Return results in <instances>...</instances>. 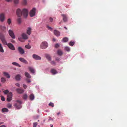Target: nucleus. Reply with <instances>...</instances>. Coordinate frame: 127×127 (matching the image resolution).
Here are the masks:
<instances>
[{
    "instance_id": "1",
    "label": "nucleus",
    "mask_w": 127,
    "mask_h": 127,
    "mask_svg": "<svg viewBox=\"0 0 127 127\" xmlns=\"http://www.w3.org/2000/svg\"><path fill=\"white\" fill-rule=\"evenodd\" d=\"M16 13L19 17H20L22 14L24 17L26 18L28 15V12L27 10L26 9H23L22 12L20 9H18L17 10Z\"/></svg>"
},
{
    "instance_id": "2",
    "label": "nucleus",
    "mask_w": 127,
    "mask_h": 127,
    "mask_svg": "<svg viewBox=\"0 0 127 127\" xmlns=\"http://www.w3.org/2000/svg\"><path fill=\"white\" fill-rule=\"evenodd\" d=\"M17 102L18 103H15L14 106L17 109H19L22 107L21 104L22 103V102L21 101L19 100H17Z\"/></svg>"
},
{
    "instance_id": "3",
    "label": "nucleus",
    "mask_w": 127,
    "mask_h": 127,
    "mask_svg": "<svg viewBox=\"0 0 127 127\" xmlns=\"http://www.w3.org/2000/svg\"><path fill=\"white\" fill-rule=\"evenodd\" d=\"M48 46V44L46 42H43L40 45L41 48L44 49L46 48Z\"/></svg>"
},
{
    "instance_id": "4",
    "label": "nucleus",
    "mask_w": 127,
    "mask_h": 127,
    "mask_svg": "<svg viewBox=\"0 0 127 127\" xmlns=\"http://www.w3.org/2000/svg\"><path fill=\"white\" fill-rule=\"evenodd\" d=\"M8 33L9 35L13 39L15 38V35L13 31L11 30H9L8 31Z\"/></svg>"
},
{
    "instance_id": "5",
    "label": "nucleus",
    "mask_w": 127,
    "mask_h": 127,
    "mask_svg": "<svg viewBox=\"0 0 127 127\" xmlns=\"http://www.w3.org/2000/svg\"><path fill=\"white\" fill-rule=\"evenodd\" d=\"M7 45V46L11 50H15L14 46L11 43H8Z\"/></svg>"
},
{
    "instance_id": "6",
    "label": "nucleus",
    "mask_w": 127,
    "mask_h": 127,
    "mask_svg": "<svg viewBox=\"0 0 127 127\" xmlns=\"http://www.w3.org/2000/svg\"><path fill=\"white\" fill-rule=\"evenodd\" d=\"M12 93L11 92H9L7 94V100L9 101L12 99Z\"/></svg>"
},
{
    "instance_id": "7",
    "label": "nucleus",
    "mask_w": 127,
    "mask_h": 127,
    "mask_svg": "<svg viewBox=\"0 0 127 127\" xmlns=\"http://www.w3.org/2000/svg\"><path fill=\"white\" fill-rule=\"evenodd\" d=\"M5 19L4 14L2 13L0 14V21L2 22L4 21Z\"/></svg>"
},
{
    "instance_id": "8",
    "label": "nucleus",
    "mask_w": 127,
    "mask_h": 127,
    "mask_svg": "<svg viewBox=\"0 0 127 127\" xmlns=\"http://www.w3.org/2000/svg\"><path fill=\"white\" fill-rule=\"evenodd\" d=\"M61 16L63 17V20L64 22H66L67 21V16L66 14H62Z\"/></svg>"
},
{
    "instance_id": "9",
    "label": "nucleus",
    "mask_w": 127,
    "mask_h": 127,
    "mask_svg": "<svg viewBox=\"0 0 127 127\" xmlns=\"http://www.w3.org/2000/svg\"><path fill=\"white\" fill-rule=\"evenodd\" d=\"M32 57L35 60H40L41 59V57L35 54H33V55Z\"/></svg>"
},
{
    "instance_id": "10",
    "label": "nucleus",
    "mask_w": 127,
    "mask_h": 127,
    "mask_svg": "<svg viewBox=\"0 0 127 127\" xmlns=\"http://www.w3.org/2000/svg\"><path fill=\"white\" fill-rule=\"evenodd\" d=\"M19 60L21 62L25 64H27L28 63L27 61L23 58H19Z\"/></svg>"
},
{
    "instance_id": "11",
    "label": "nucleus",
    "mask_w": 127,
    "mask_h": 127,
    "mask_svg": "<svg viewBox=\"0 0 127 127\" xmlns=\"http://www.w3.org/2000/svg\"><path fill=\"white\" fill-rule=\"evenodd\" d=\"M18 50L21 54H23L24 53V51L21 47H19L18 48Z\"/></svg>"
},
{
    "instance_id": "12",
    "label": "nucleus",
    "mask_w": 127,
    "mask_h": 127,
    "mask_svg": "<svg viewBox=\"0 0 127 127\" xmlns=\"http://www.w3.org/2000/svg\"><path fill=\"white\" fill-rule=\"evenodd\" d=\"M16 91L19 94H22L24 92V90L21 89L19 88L16 89Z\"/></svg>"
},
{
    "instance_id": "13",
    "label": "nucleus",
    "mask_w": 127,
    "mask_h": 127,
    "mask_svg": "<svg viewBox=\"0 0 127 127\" xmlns=\"http://www.w3.org/2000/svg\"><path fill=\"white\" fill-rule=\"evenodd\" d=\"M54 33L57 36H59L60 34V32L56 30L54 31Z\"/></svg>"
},
{
    "instance_id": "14",
    "label": "nucleus",
    "mask_w": 127,
    "mask_h": 127,
    "mask_svg": "<svg viewBox=\"0 0 127 127\" xmlns=\"http://www.w3.org/2000/svg\"><path fill=\"white\" fill-rule=\"evenodd\" d=\"M3 75L7 78H9L10 77V76L9 74L7 73L6 72H3Z\"/></svg>"
},
{
    "instance_id": "15",
    "label": "nucleus",
    "mask_w": 127,
    "mask_h": 127,
    "mask_svg": "<svg viewBox=\"0 0 127 127\" xmlns=\"http://www.w3.org/2000/svg\"><path fill=\"white\" fill-rule=\"evenodd\" d=\"M51 72L53 75L57 73V71L55 69H52L51 70Z\"/></svg>"
},
{
    "instance_id": "16",
    "label": "nucleus",
    "mask_w": 127,
    "mask_h": 127,
    "mask_svg": "<svg viewBox=\"0 0 127 127\" xmlns=\"http://www.w3.org/2000/svg\"><path fill=\"white\" fill-rule=\"evenodd\" d=\"M22 36L23 39H26L28 38V36L25 33H23L22 34Z\"/></svg>"
},
{
    "instance_id": "17",
    "label": "nucleus",
    "mask_w": 127,
    "mask_h": 127,
    "mask_svg": "<svg viewBox=\"0 0 127 127\" xmlns=\"http://www.w3.org/2000/svg\"><path fill=\"white\" fill-rule=\"evenodd\" d=\"M27 30V34L29 35H30L31 33V28L30 27H28V29Z\"/></svg>"
},
{
    "instance_id": "18",
    "label": "nucleus",
    "mask_w": 127,
    "mask_h": 127,
    "mask_svg": "<svg viewBox=\"0 0 127 127\" xmlns=\"http://www.w3.org/2000/svg\"><path fill=\"white\" fill-rule=\"evenodd\" d=\"M2 112L4 113L5 112H8V109L7 108H4L2 109Z\"/></svg>"
},
{
    "instance_id": "19",
    "label": "nucleus",
    "mask_w": 127,
    "mask_h": 127,
    "mask_svg": "<svg viewBox=\"0 0 127 127\" xmlns=\"http://www.w3.org/2000/svg\"><path fill=\"white\" fill-rule=\"evenodd\" d=\"M0 38L1 40L5 39L4 35L1 33H0Z\"/></svg>"
},
{
    "instance_id": "20",
    "label": "nucleus",
    "mask_w": 127,
    "mask_h": 127,
    "mask_svg": "<svg viewBox=\"0 0 127 127\" xmlns=\"http://www.w3.org/2000/svg\"><path fill=\"white\" fill-rule=\"evenodd\" d=\"M25 76L28 78H30L31 77V76L27 72H26L25 73Z\"/></svg>"
},
{
    "instance_id": "21",
    "label": "nucleus",
    "mask_w": 127,
    "mask_h": 127,
    "mask_svg": "<svg viewBox=\"0 0 127 127\" xmlns=\"http://www.w3.org/2000/svg\"><path fill=\"white\" fill-rule=\"evenodd\" d=\"M21 76L19 74H18L15 77V79L17 80H19L20 79Z\"/></svg>"
},
{
    "instance_id": "22",
    "label": "nucleus",
    "mask_w": 127,
    "mask_h": 127,
    "mask_svg": "<svg viewBox=\"0 0 127 127\" xmlns=\"http://www.w3.org/2000/svg\"><path fill=\"white\" fill-rule=\"evenodd\" d=\"M36 9L34 8L32 9V17L35 15Z\"/></svg>"
},
{
    "instance_id": "23",
    "label": "nucleus",
    "mask_w": 127,
    "mask_h": 127,
    "mask_svg": "<svg viewBox=\"0 0 127 127\" xmlns=\"http://www.w3.org/2000/svg\"><path fill=\"white\" fill-rule=\"evenodd\" d=\"M46 57L48 60L49 61L51 60V58L50 56L48 54H46L45 55Z\"/></svg>"
},
{
    "instance_id": "24",
    "label": "nucleus",
    "mask_w": 127,
    "mask_h": 127,
    "mask_svg": "<svg viewBox=\"0 0 127 127\" xmlns=\"http://www.w3.org/2000/svg\"><path fill=\"white\" fill-rule=\"evenodd\" d=\"M6 29V27L3 26L2 25L0 26V30L2 31H4Z\"/></svg>"
},
{
    "instance_id": "25",
    "label": "nucleus",
    "mask_w": 127,
    "mask_h": 127,
    "mask_svg": "<svg viewBox=\"0 0 127 127\" xmlns=\"http://www.w3.org/2000/svg\"><path fill=\"white\" fill-rule=\"evenodd\" d=\"M1 41H2L3 44L4 45H7V44H8V43H7V42H6L5 39L1 40Z\"/></svg>"
},
{
    "instance_id": "26",
    "label": "nucleus",
    "mask_w": 127,
    "mask_h": 127,
    "mask_svg": "<svg viewBox=\"0 0 127 127\" xmlns=\"http://www.w3.org/2000/svg\"><path fill=\"white\" fill-rule=\"evenodd\" d=\"M12 64L14 65L18 66L19 67H21V65H20L19 64L15 62L12 63Z\"/></svg>"
},
{
    "instance_id": "27",
    "label": "nucleus",
    "mask_w": 127,
    "mask_h": 127,
    "mask_svg": "<svg viewBox=\"0 0 127 127\" xmlns=\"http://www.w3.org/2000/svg\"><path fill=\"white\" fill-rule=\"evenodd\" d=\"M57 54L59 55H61L63 54V52L61 50H59L58 51Z\"/></svg>"
},
{
    "instance_id": "28",
    "label": "nucleus",
    "mask_w": 127,
    "mask_h": 127,
    "mask_svg": "<svg viewBox=\"0 0 127 127\" xmlns=\"http://www.w3.org/2000/svg\"><path fill=\"white\" fill-rule=\"evenodd\" d=\"M0 52L2 53H3L4 52V50L3 49L2 47V46L1 45L0 43Z\"/></svg>"
},
{
    "instance_id": "29",
    "label": "nucleus",
    "mask_w": 127,
    "mask_h": 127,
    "mask_svg": "<svg viewBox=\"0 0 127 127\" xmlns=\"http://www.w3.org/2000/svg\"><path fill=\"white\" fill-rule=\"evenodd\" d=\"M7 23L8 25H10L11 23V19L8 18L7 20Z\"/></svg>"
},
{
    "instance_id": "30",
    "label": "nucleus",
    "mask_w": 127,
    "mask_h": 127,
    "mask_svg": "<svg viewBox=\"0 0 127 127\" xmlns=\"http://www.w3.org/2000/svg\"><path fill=\"white\" fill-rule=\"evenodd\" d=\"M63 41L64 42H66L68 41V39L67 37H65L63 38Z\"/></svg>"
},
{
    "instance_id": "31",
    "label": "nucleus",
    "mask_w": 127,
    "mask_h": 127,
    "mask_svg": "<svg viewBox=\"0 0 127 127\" xmlns=\"http://www.w3.org/2000/svg\"><path fill=\"white\" fill-rule=\"evenodd\" d=\"M6 79L4 77H2L1 79V82L2 83H4L6 81Z\"/></svg>"
},
{
    "instance_id": "32",
    "label": "nucleus",
    "mask_w": 127,
    "mask_h": 127,
    "mask_svg": "<svg viewBox=\"0 0 127 127\" xmlns=\"http://www.w3.org/2000/svg\"><path fill=\"white\" fill-rule=\"evenodd\" d=\"M25 47L27 49H30L31 48V46L28 44V45H25Z\"/></svg>"
},
{
    "instance_id": "33",
    "label": "nucleus",
    "mask_w": 127,
    "mask_h": 127,
    "mask_svg": "<svg viewBox=\"0 0 127 127\" xmlns=\"http://www.w3.org/2000/svg\"><path fill=\"white\" fill-rule=\"evenodd\" d=\"M17 22L19 24H20L21 22V18H18L17 20Z\"/></svg>"
},
{
    "instance_id": "34",
    "label": "nucleus",
    "mask_w": 127,
    "mask_h": 127,
    "mask_svg": "<svg viewBox=\"0 0 127 127\" xmlns=\"http://www.w3.org/2000/svg\"><path fill=\"white\" fill-rule=\"evenodd\" d=\"M22 3L23 4L26 5L27 3V0H23Z\"/></svg>"
},
{
    "instance_id": "35",
    "label": "nucleus",
    "mask_w": 127,
    "mask_h": 127,
    "mask_svg": "<svg viewBox=\"0 0 127 127\" xmlns=\"http://www.w3.org/2000/svg\"><path fill=\"white\" fill-rule=\"evenodd\" d=\"M65 50L67 51H69L70 50L69 48L68 47H66L65 48Z\"/></svg>"
},
{
    "instance_id": "36",
    "label": "nucleus",
    "mask_w": 127,
    "mask_h": 127,
    "mask_svg": "<svg viewBox=\"0 0 127 127\" xmlns=\"http://www.w3.org/2000/svg\"><path fill=\"white\" fill-rule=\"evenodd\" d=\"M74 44V42H70L69 43V45L70 46H73Z\"/></svg>"
},
{
    "instance_id": "37",
    "label": "nucleus",
    "mask_w": 127,
    "mask_h": 127,
    "mask_svg": "<svg viewBox=\"0 0 127 127\" xmlns=\"http://www.w3.org/2000/svg\"><path fill=\"white\" fill-rule=\"evenodd\" d=\"M12 104L10 103H8L7 105V107L8 108H10L12 107Z\"/></svg>"
},
{
    "instance_id": "38",
    "label": "nucleus",
    "mask_w": 127,
    "mask_h": 127,
    "mask_svg": "<svg viewBox=\"0 0 127 127\" xmlns=\"http://www.w3.org/2000/svg\"><path fill=\"white\" fill-rule=\"evenodd\" d=\"M28 97L27 95H24L23 96V98L25 99H26Z\"/></svg>"
},
{
    "instance_id": "39",
    "label": "nucleus",
    "mask_w": 127,
    "mask_h": 127,
    "mask_svg": "<svg viewBox=\"0 0 127 127\" xmlns=\"http://www.w3.org/2000/svg\"><path fill=\"white\" fill-rule=\"evenodd\" d=\"M47 27L48 28V29L49 30L52 31L53 30V28L50 27L48 25L47 26Z\"/></svg>"
},
{
    "instance_id": "40",
    "label": "nucleus",
    "mask_w": 127,
    "mask_h": 127,
    "mask_svg": "<svg viewBox=\"0 0 127 127\" xmlns=\"http://www.w3.org/2000/svg\"><path fill=\"white\" fill-rule=\"evenodd\" d=\"M49 106H51L52 107H53L54 106V104L53 103L50 102L49 103Z\"/></svg>"
},
{
    "instance_id": "41",
    "label": "nucleus",
    "mask_w": 127,
    "mask_h": 127,
    "mask_svg": "<svg viewBox=\"0 0 127 127\" xmlns=\"http://www.w3.org/2000/svg\"><path fill=\"white\" fill-rule=\"evenodd\" d=\"M38 123L37 122L34 123H33V127H36Z\"/></svg>"
},
{
    "instance_id": "42",
    "label": "nucleus",
    "mask_w": 127,
    "mask_h": 127,
    "mask_svg": "<svg viewBox=\"0 0 127 127\" xmlns=\"http://www.w3.org/2000/svg\"><path fill=\"white\" fill-rule=\"evenodd\" d=\"M50 63L52 65H55L56 64V63L54 61H52L50 62Z\"/></svg>"
},
{
    "instance_id": "43",
    "label": "nucleus",
    "mask_w": 127,
    "mask_h": 127,
    "mask_svg": "<svg viewBox=\"0 0 127 127\" xmlns=\"http://www.w3.org/2000/svg\"><path fill=\"white\" fill-rule=\"evenodd\" d=\"M4 93L5 94H7L9 92V91L7 90H6L4 92Z\"/></svg>"
},
{
    "instance_id": "44",
    "label": "nucleus",
    "mask_w": 127,
    "mask_h": 127,
    "mask_svg": "<svg viewBox=\"0 0 127 127\" xmlns=\"http://www.w3.org/2000/svg\"><path fill=\"white\" fill-rule=\"evenodd\" d=\"M1 99L2 101H4L5 99L4 97L3 96H1Z\"/></svg>"
},
{
    "instance_id": "45",
    "label": "nucleus",
    "mask_w": 127,
    "mask_h": 127,
    "mask_svg": "<svg viewBox=\"0 0 127 127\" xmlns=\"http://www.w3.org/2000/svg\"><path fill=\"white\" fill-rule=\"evenodd\" d=\"M19 40L21 42H23V39L21 37L18 38Z\"/></svg>"
},
{
    "instance_id": "46",
    "label": "nucleus",
    "mask_w": 127,
    "mask_h": 127,
    "mask_svg": "<svg viewBox=\"0 0 127 127\" xmlns=\"http://www.w3.org/2000/svg\"><path fill=\"white\" fill-rule=\"evenodd\" d=\"M19 0H14V2L15 3H18L19 2Z\"/></svg>"
},
{
    "instance_id": "47",
    "label": "nucleus",
    "mask_w": 127,
    "mask_h": 127,
    "mask_svg": "<svg viewBox=\"0 0 127 127\" xmlns=\"http://www.w3.org/2000/svg\"><path fill=\"white\" fill-rule=\"evenodd\" d=\"M56 60L58 62H59L60 60V59L59 58H56Z\"/></svg>"
},
{
    "instance_id": "48",
    "label": "nucleus",
    "mask_w": 127,
    "mask_h": 127,
    "mask_svg": "<svg viewBox=\"0 0 127 127\" xmlns=\"http://www.w3.org/2000/svg\"><path fill=\"white\" fill-rule=\"evenodd\" d=\"M59 46V45L58 44H57L55 45V47L56 48H58Z\"/></svg>"
},
{
    "instance_id": "49",
    "label": "nucleus",
    "mask_w": 127,
    "mask_h": 127,
    "mask_svg": "<svg viewBox=\"0 0 127 127\" xmlns=\"http://www.w3.org/2000/svg\"><path fill=\"white\" fill-rule=\"evenodd\" d=\"M35 72L34 69L32 68V74H34Z\"/></svg>"
},
{
    "instance_id": "50",
    "label": "nucleus",
    "mask_w": 127,
    "mask_h": 127,
    "mask_svg": "<svg viewBox=\"0 0 127 127\" xmlns=\"http://www.w3.org/2000/svg\"><path fill=\"white\" fill-rule=\"evenodd\" d=\"M15 85L17 86L18 87H20V85L18 83H16Z\"/></svg>"
},
{
    "instance_id": "51",
    "label": "nucleus",
    "mask_w": 127,
    "mask_h": 127,
    "mask_svg": "<svg viewBox=\"0 0 127 127\" xmlns=\"http://www.w3.org/2000/svg\"><path fill=\"white\" fill-rule=\"evenodd\" d=\"M49 20H50V22H52L53 21V19L51 18V17H50V18H49Z\"/></svg>"
},
{
    "instance_id": "52",
    "label": "nucleus",
    "mask_w": 127,
    "mask_h": 127,
    "mask_svg": "<svg viewBox=\"0 0 127 127\" xmlns=\"http://www.w3.org/2000/svg\"><path fill=\"white\" fill-rule=\"evenodd\" d=\"M30 16L31 17H32V10H31L30 13Z\"/></svg>"
},
{
    "instance_id": "53",
    "label": "nucleus",
    "mask_w": 127,
    "mask_h": 127,
    "mask_svg": "<svg viewBox=\"0 0 127 127\" xmlns=\"http://www.w3.org/2000/svg\"><path fill=\"white\" fill-rule=\"evenodd\" d=\"M23 86L24 87V88L25 89H26V88L27 86L26 85H25V84H23Z\"/></svg>"
},
{
    "instance_id": "54",
    "label": "nucleus",
    "mask_w": 127,
    "mask_h": 127,
    "mask_svg": "<svg viewBox=\"0 0 127 127\" xmlns=\"http://www.w3.org/2000/svg\"><path fill=\"white\" fill-rule=\"evenodd\" d=\"M30 99L31 100H32V94H31L30 96Z\"/></svg>"
},
{
    "instance_id": "55",
    "label": "nucleus",
    "mask_w": 127,
    "mask_h": 127,
    "mask_svg": "<svg viewBox=\"0 0 127 127\" xmlns=\"http://www.w3.org/2000/svg\"><path fill=\"white\" fill-rule=\"evenodd\" d=\"M12 0H5L7 2H9L10 1H12Z\"/></svg>"
},
{
    "instance_id": "56",
    "label": "nucleus",
    "mask_w": 127,
    "mask_h": 127,
    "mask_svg": "<svg viewBox=\"0 0 127 127\" xmlns=\"http://www.w3.org/2000/svg\"><path fill=\"white\" fill-rule=\"evenodd\" d=\"M30 70L31 72H32V68H30Z\"/></svg>"
},
{
    "instance_id": "57",
    "label": "nucleus",
    "mask_w": 127,
    "mask_h": 127,
    "mask_svg": "<svg viewBox=\"0 0 127 127\" xmlns=\"http://www.w3.org/2000/svg\"><path fill=\"white\" fill-rule=\"evenodd\" d=\"M6 126L5 125H2L0 126V127H5Z\"/></svg>"
},
{
    "instance_id": "58",
    "label": "nucleus",
    "mask_w": 127,
    "mask_h": 127,
    "mask_svg": "<svg viewBox=\"0 0 127 127\" xmlns=\"http://www.w3.org/2000/svg\"><path fill=\"white\" fill-rule=\"evenodd\" d=\"M34 96L32 94V100L34 99Z\"/></svg>"
},
{
    "instance_id": "59",
    "label": "nucleus",
    "mask_w": 127,
    "mask_h": 127,
    "mask_svg": "<svg viewBox=\"0 0 127 127\" xmlns=\"http://www.w3.org/2000/svg\"><path fill=\"white\" fill-rule=\"evenodd\" d=\"M61 112H59L58 113H57V115L58 116L60 114H61Z\"/></svg>"
},
{
    "instance_id": "60",
    "label": "nucleus",
    "mask_w": 127,
    "mask_h": 127,
    "mask_svg": "<svg viewBox=\"0 0 127 127\" xmlns=\"http://www.w3.org/2000/svg\"><path fill=\"white\" fill-rule=\"evenodd\" d=\"M11 42H12V43H14L15 42V41L13 40H11Z\"/></svg>"
},
{
    "instance_id": "61",
    "label": "nucleus",
    "mask_w": 127,
    "mask_h": 127,
    "mask_svg": "<svg viewBox=\"0 0 127 127\" xmlns=\"http://www.w3.org/2000/svg\"><path fill=\"white\" fill-rule=\"evenodd\" d=\"M27 81L28 83H30L31 82V81H30L29 80H28Z\"/></svg>"
},
{
    "instance_id": "62",
    "label": "nucleus",
    "mask_w": 127,
    "mask_h": 127,
    "mask_svg": "<svg viewBox=\"0 0 127 127\" xmlns=\"http://www.w3.org/2000/svg\"><path fill=\"white\" fill-rule=\"evenodd\" d=\"M62 21H61V22L59 23V24H61L62 23Z\"/></svg>"
},
{
    "instance_id": "63",
    "label": "nucleus",
    "mask_w": 127,
    "mask_h": 127,
    "mask_svg": "<svg viewBox=\"0 0 127 127\" xmlns=\"http://www.w3.org/2000/svg\"><path fill=\"white\" fill-rule=\"evenodd\" d=\"M56 41V40L55 39L53 38V41Z\"/></svg>"
},
{
    "instance_id": "64",
    "label": "nucleus",
    "mask_w": 127,
    "mask_h": 127,
    "mask_svg": "<svg viewBox=\"0 0 127 127\" xmlns=\"http://www.w3.org/2000/svg\"><path fill=\"white\" fill-rule=\"evenodd\" d=\"M64 28L66 30H67V28H66L65 27H64Z\"/></svg>"
}]
</instances>
